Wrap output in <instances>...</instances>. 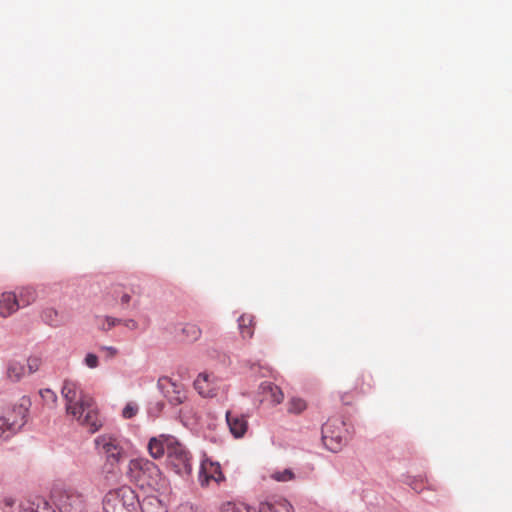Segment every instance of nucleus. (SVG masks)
Here are the masks:
<instances>
[{
	"label": "nucleus",
	"mask_w": 512,
	"mask_h": 512,
	"mask_svg": "<svg viewBox=\"0 0 512 512\" xmlns=\"http://www.w3.org/2000/svg\"><path fill=\"white\" fill-rule=\"evenodd\" d=\"M67 415L81 426L95 433L102 426L94 399L85 393L78 383L66 380L61 390Z\"/></svg>",
	"instance_id": "f257e3e1"
},
{
	"label": "nucleus",
	"mask_w": 512,
	"mask_h": 512,
	"mask_svg": "<svg viewBox=\"0 0 512 512\" xmlns=\"http://www.w3.org/2000/svg\"><path fill=\"white\" fill-rule=\"evenodd\" d=\"M126 477L141 488L152 489L161 487L164 480L159 467L147 458L131 459L127 466Z\"/></svg>",
	"instance_id": "f03ea898"
},
{
	"label": "nucleus",
	"mask_w": 512,
	"mask_h": 512,
	"mask_svg": "<svg viewBox=\"0 0 512 512\" xmlns=\"http://www.w3.org/2000/svg\"><path fill=\"white\" fill-rule=\"evenodd\" d=\"M95 445L106 456L104 479L118 481L120 479L118 464L124 457V449L120 441L112 435L104 434L95 439Z\"/></svg>",
	"instance_id": "7ed1b4c3"
},
{
	"label": "nucleus",
	"mask_w": 512,
	"mask_h": 512,
	"mask_svg": "<svg viewBox=\"0 0 512 512\" xmlns=\"http://www.w3.org/2000/svg\"><path fill=\"white\" fill-rule=\"evenodd\" d=\"M103 512H135L139 506L136 492L123 485L109 490L103 498Z\"/></svg>",
	"instance_id": "20e7f679"
},
{
	"label": "nucleus",
	"mask_w": 512,
	"mask_h": 512,
	"mask_svg": "<svg viewBox=\"0 0 512 512\" xmlns=\"http://www.w3.org/2000/svg\"><path fill=\"white\" fill-rule=\"evenodd\" d=\"M52 499L60 512H87V496L75 487L54 489Z\"/></svg>",
	"instance_id": "39448f33"
},
{
	"label": "nucleus",
	"mask_w": 512,
	"mask_h": 512,
	"mask_svg": "<svg viewBox=\"0 0 512 512\" xmlns=\"http://www.w3.org/2000/svg\"><path fill=\"white\" fill-rule=\"evenodd\" d=\"M346 432L345 423L341 419H328L322 426L323 444L332 452L340 451L347 440Z\"/></svg>",
	"instance_id": "423d86ee"
},
{
	"label": "nucleus",
	"mask_w": 512,
	"mask_h": 512,
	"mask_svg": "<svg viewBox=\"0 0 512 512\" xmlns=\"http://www.w3.org/2000/svg\"><path fill=\"white\" fill-rule=\"evenodd\" d=\"M30 408V398L22 396L16 403L4 409L0 417L20 432L28 421Z\"/></svg>",
	"instance_id": "0eeeda50"
},
{
	"label": "nucleus",
	"mask_w": 512,
	"mask_h": 512,
	"mask_svg": "<svg viewBox=\"0 0 512 512\" xmlns=\"http://www.w3.org/2000/svg\"><path fill=\"white\" fill-rule=\"evenodd\" d=\"M169 464L173 467L175 472L179 475H190L192 471V463L190 453L186 448L179 443L175 438V443L172 444L167 453Z\"/></svg>",
	"instance_id": "6e6552de"
},
{
	"label": "nucleus",
	"mask_w": 512,
	"mask_h": 512,
	"mask_svg": "<svg viewBox=\"0 0 512 512\" xmlns=\"http://www.w3.org/2000/svg\"><path fill=\"white\" fill-rule=\"evenodd\" d=\"M113 295L123 308H128L131 303L133 306L138 305L142 289L139 285H117Z\"/></svg>",
	"instance_id": "1a4fd4ad"
},
{
	"label": "nucleus",
	"mask_w": 512,
	"mask_h": 512,
	"mask_svg": "<svg viewBox=\"0 0 512 512\" xmlns=\"http://www.w3.org/2000/svg\"><path fill=\"white\" fill-rule=\"evenodd\" d=\"M224 480L219 463L205 459L201 462L198 481L202 487L209 486L211 482L219 483Z\"/></svg>",
	"instance_id": "9d476101"
},
{
	"label": "nucleus",
	"mask_w": 512,
	"mask_h": 512,
	"mask_svg": "<svg viewBox=\"0 0 512 512\" xmlns=\"http://www.w3.org/2000/svg\"><path fill=\"white\" fill-rule=\"evenodd\" d=\"M158 387L164 396L173 405H179L186 399V394L181 384H177L169 377H161L158 380Z\"/></svg>",
	"instance_id": "9b49d317"
},
{
	"label": "nucleus",
	"mask_w": 512,
	"mask_h": 512,
	"mask_svg": "<svg viewBox=\"0 0 512 512\" xmlns=\"http://www.w3.org/2000/svg\"><path fill=\"white\" fill-rule=\"evenodd\" d=\"M194 388L203 397H214L219 388V379L213 374L200 373L194 381Z\"/></svg>",
	"instance_id": "f8f14e48"
},
{
	"label": "nucleus",
	"mask_w": 512,
	"mask_h": 512,
	"mask_svg": "<svg viewBox=\"0 0 512 512\" xmlns=\"http://www.w3.org/2000/svg\"><path fill=\"white\" fill-rule=\"evenodd\" d=\"M230 433L234 438H242L248 430L247 417L243 414L228 410L225 414Z\"/></svg>",
	"instance_id": "ddd939ff"
},
{
	"label": "nucleus",
	"mask_w": 512,
	"mask_h": 512,
	"mask_svg": "<svg viewBox=\"0 0 512 512\" xmlns=\"http://www.w3.org/2000/svg\"><path fill=\"white\" fill-rule=\"evenodd\" d=\"M175 443V437L170 435H160L158 437H152L148 443L149 454L154 459H159L164 454L168 453V450Z\"/></svg>",
	"instance_id": "4468645a"
},
{
	"label": "nucleus",
	"mask_w": 512,
	"mask_h": 512,
	"mask_svg": "<svg viewBox=\"0 0 512 512\" xmlns=\"http://www.w3.org/2000/svg\"><path fill=\"white\" fill-rule=\"evenodd\" d=\"M259 393L262 395V401H269L273 406L279 405L284 400L283 391L272 382H262L259 386Z\"/></svg>",
	"instance_id": "2eb2a0df"
},
{
	"label": "nucleus",
	"mask_w": 512,
	"mask_h": 512,
	"mask_svg": "<svg viewBox=\"0 0 512 512\" xmlns=\"http://www.w3.org/2000/svg\"><path fill=\"white\" fill-rule=\"evenodd\" d=\"M19 309L17 296L13 292L0 294V316L7 318Z\"/></svg>",
	"instance_id": "dca6fc26"
},
{
	"label": "nucleus",
	"mask_w": 512,
	"mask_h": 512,
	"mask_svg": "<svg viewBox=\"0 0 512 512\" xmlns=\"http://www.w3.org/2000/svg\"><path fill=\"white\" fill-rule=\"evenodd\" d=\"M259 512H293V507L285 499H276L261 503Z\"/></svg>",
	"instance_id": "f3484780"
},
{
	"label": "nucleus",
	"mask_w": 512,
	"mask_h": 512,
	"mask_svg": "<svg viewBox=\"0 0 512 512\" xmlns=\"http://www.w3.org/2000/svg\"><path fill=\"white\" fill-rule=\"evenodd\" d=\"M26 374L25 366L17 360H9L6 365V378L11 382H18Z\"/></svg>",
	"instance_id": "a211bd4d"
},
{
	"label": "nucleus",
	"mask_w": 512,
	"mask_h": 512,
	"mask_svg": "<svg viewBox=\"0 0 512 512\" xmlns=\"http://www.w3.org/2000/svg\"><path fill=\"white\" fill-rule=\"evenodd\" d=\"M21 512H55L47 501L37 498L21 505Z\"/></svg>",
	"instance_id": "6ab92c4d"
},
{
	"label": "nucleus",
	"mask_w": 512,
	"mask_h": 512,
	"mask_svg": "<svg viewBox=\"0 0 512 512\" xmlns=\"http://www.w3.org/2000/svg\"><path fill=\"white\" fill-rule=\"evenodd\" d=\"M238 326L241 336L251 338L254 333V316L251 314H242L238 318Z\"/></svg>",
	"instance_id": "aec40b11"
},
{
	"label": "nucleus",
	"mask_w": 512,
	"mask_h": 512,
	"mask_svg": "<svg viewBox=\"0 0 512 512\" xmlns=\"http://www.w3.org/2000/svg\"><path fill=\"white\" fill-rule=\"evenodd\" d=\"M19 303V309L22 307L29 306L36 300V291L31 287L22 288L18 294H16Z\"/></svg>",
	"instance_id": "412c9836"
},
{
	"label": "nucleus",
	"mask_w": 512,
	"mask_h": 512,
	"mask_svg": "<svg viewBox=\"0 0 512 512\" xmlns=\"http://www.w3.org/2000/svg\"><path fill=\"white\" fill-rule=\"evenodd\" d=\"M286 406L289 414L299 415L307 409L308 404L303 398L291 397Z\"/></svg>",
	"instance_id": "4be33fe9"
},
{
	"label": "nucleus",
	"mask_w": 512,
	"mask_h": 512,
	"mask_svg": "<svg viewBox=\"0 0 512 512\" xmlns=\"http://www.w3.org/2000/svg\"><path fill=\"white\" fill-rule=\"evenodd\" d=\"M19 431L0 417V443H4L17 435Z\"/></svg>",
	"instance_id": "5701e85b"
},
{
	"label": "nucleus",
	"mask_w": 512,
	"mask_h": 512,
	"mask_svg": "<svg viewBox=\"0 0 512 512\" xmlns=\"http://www.w3.org/2000/svg\"><path fill=\"white\" fill-rule=\"evenodd\" d=\"M43 321L50 326H59L61 323V317L57 310L54 308H46L43 310L41 315Z\"/></svg>",
	"instance_id": "b1692460"
},
{
	"label": "nucleus",
	"mask_w": 512,
	"mask_h": 512,
	"mask_svg": "<svg viewBox=\"0 0 512 512\" xmlns=\"http://www.w3.org/2000/svg\"><path fill=\"white\" fill-rule=\"evenodd\" d=\"M221 512H256L254 508L241 502H227L222 505Z\"/></svg>",
	"instance_id": "393cba45"
},
{
	"label": "nucleus",
	"mask_w": 512,
	"mask_h": 512,
	"mask_svg": "<svg viewBox=\"0 0 512 512\" xmlns=\"http://www.w3.org/2000/svg\"><path fill=\"white\" fill-rule=\"evenodd\" d=\"M182 333H183V335L185 337V340H187L189 342L196 341L201 336V330L195 324H186L182 328Z\"/></svg>",
	"instance_id": "a878e982"
},
{
	"label": "nucleus",
	"mask_w": 512,
	"mask_h": 512,
	"mask_svg": "<svg viewBox=\"0 0 512 512\" xmlns=\"http://www.w3.org/2000/svg\"><path fill=\"white\" fill-rule=\"evenodd\" d=\"M425 483L427 484V488L429 489H435L427 480H424L423 478H413L409 482V486L416 492L420 493L423 491L425 487Z\"/></svg>",
	"instance_id": "bb28decb"
},
{
	"label": "nucleus",
	"mask_w": 512,
	"mask_h": 512,
	"mask_svg": "<svg viewBox=\"0 0 512 512\" xmlns=\"http://www.w3.org/2000/svg\"><path fill=\"white\" fill-rule=\"evenodd\" d=\"M139 407L134 402H129L122 410V416L125 419H131L138 413Z\"/></svg>",
	"instance_id": "cd10ccee"
},
{
	"label": "nucleus",
	"mask_w": 512,
	"mask_h": 512,
	"mask_svg": "<svg viewBox=\"0 0 512 512\" xmlns=\"http://www.w3.org/2000/svg\"><path fill=\"white\" fill-rule=\"evenodd\" d=\"M271 477L276 481L286 482L292 480L294 478V474L290 469H285L281 472H274Z\"/></svg>",
	"instance_id": "c85d7f7f"
},
{
	"label": "nucleus",
	"mask_w": 512,
	"mask_h": 512,
	"mask_svg": "<svg viewBox=\"0 0 512 512\" xmlns=\"http://www.w3.org/2000/svg\"><path fill=\"white\" fill-rule=\"evenodd\" d=\"M40 395H41L43 401L48 405L53 406L57 402V395L51 389L41 390Z\"/></svg>",
	"instance_id": "c756f323"
},
{
	"label": "nucleus",
	"mask_w": 512,
	"mask_h": 512,
	"mask_svg": "<svg viewBox=\"0 0 512 512\" xmlns=\"http://www.w3.org/2000/svg\"><path fill=\"white\" fill-rule=\"evenodd\" d=\"M28 373H34L38 371L40 367V359L36 357H30L27 359Z\"/></svg>",
	"instance_id": "7c9ffc66"
},
{
	"label": "nucleus",
	"mask_w": 512,
	"mask_h": 512,
	"mask_svg": "<svg viewBox=\"0 0 512 512\" xmlns=\"http://www.w3.org/2000/svg\"><path fill=\"white\" fill-rule=\"evenodd\" d=\"M84 362L89 368H96L98 366V357L93 353H89L86 355Z\"/></svg>",
	"instance_id": "2f4dec72"
},
{
	"label": "nucleus",
	"mask_w": 512,
	"mask_h": 512,
	"mask_svg": "<svg viewBox=\"0 0 512 512\" xmlns=\"http://www.w3.org/2000/svg\"><path fill=\"white\" fill-rule=\"evenodd\" d=\"M100 350L103 351L107 358H113L117 355L118 350L112 346H102Z\"/></svg>",
	"instance_id": "473e14b6"
},
{
	"label": "nucleus",
	"mask_w": 512,
	"mask_h": 512,
	"mask_svg": "<svg viewBox=\"0 0 512 512\" xmlns=\"http://www.w3.org/2000/svg\"><path fill=\"white\" fill-rule=\"evenodd\" d=\"M105 321L107 324L106 329H111L115 325L120 324L122 322L120 319L113 318V317H106Z\"/></svg>",
	"instance_id": "72a5a7b5"
},
{
	"label": "nucleus",
	"mask_w": 512,
	"mask_h": 512,
	"mask_svg": "<svg viewBox=\"0 0 512 512\" xmlns=\"http://www.w3.org/2000/svg\"><path fill=\"white\" fill-rule=\"evenodd\" d=\"M125 327L130 330H135L138 328V323L134 319H127L123 321Z\"/></svg>",
	"instance_id": "f704fd0d"
},
{
	"label": "nucleus",
	"mask_w": 512,
	"mask_h": 512,
	"mask_svg": "<svg viewBox=\"0 0 512 512\" xmlns=\"http://www.w3.org/2000/svg\"><path fill=\"white\" fill-rule=\"evenodd\" d=\"M5 502H6V505H8V506H12L14 503V501L12 499H6Z\"/></svg>",
	"instance_id": "c9c22d12"
},
{
	"label": "nucleus",
	"mask_w": 512,
	"mask_h": 512,
	"mask_svg": "<svg viewBox=\"0 0 512 512\" xmlns=\"http://www.w3.org/2000/svg\"><path fill=\"white\" fill-rule=\"evenodd\" d=\"M359 391H360L361 393H365V392H366V390H365L363 387H360V388H359Z\"/></svg>",
	"instance_id": "e433bc0d"
}]
</instances>
